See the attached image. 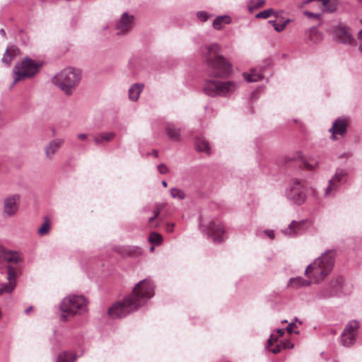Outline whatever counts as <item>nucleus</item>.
<instances>
[{
  "mask_svg": "<svg viewBox=\"0 0 362 362\" xmlns=\"http://www.w3.org/2000/svg\"><path fill=\"white\" fill-rule=\"evenodd\" d=\"M204 49L208 75L215 78L228 77L232 71L231 64L221 54L219 45L214 43L205 45Z\"/></svg>",
  "mask_w": 362,
  "mask_h": 362,
  "instance_id": "f257e3e1",
  "label": "nucleus"
},
{
  "mask_svg": "<svg viewBox=\"0 0 362 362\" xmlns=\"http://www.w3.org/2000/svg\"><path fill=\"white\" fill-rule=\"evenodd\" d=\"M336 255L335 250H327L306 267L305 274L315 284H320L333 270Z\"/></svg>",
  "mask_w": 362,
  "mask_h": 362,
  "instance_id": "f03ea898",
  "label": "nucleus"
},
{
  "mask_svg": "<svg viewBox=\"0 0 362 362\" xmlns=\"http://www.w3.org/2000/svg\"><path fill=\"white\" fill-rule=\"evenodd\" d=\"M81 79L80 69L67 67L56 74L52 78V82L66 95H71L79 84Z\"/></svg>",
  "mask_w": 362,
  "mask_h": 362,
  "instance_id": "7ed1b4c3",
  "label": "nucleus"
},
{
  "mask_svg": "<svg viewBox=\"0 0 362 362\" xmlns=\"http://www.w3.org/2000/svg\"><path fill=\"white\" fill-rule=\"evenodd\" d=\"M87 299L81 295H70L64 298L61 303V318L67 320L69 316L82 315L87 311Z\"/></svg>",
  "mask_w": 362,
  "mask_h": 362,
  "instance_id": "20e7f679",
  "label": "nucleus"
},
{
  "mask_svg": "<svg viewBox=\"0 0 362 362\" xmlns=\"http://www.w3.org/2000/svg\"><path fill=\"white\" fill-rule=\"evenodd\" d=\"M238 84L232 81H221L215 79L206 80L203 90L211 97H228L235 92Z\"/></svg>",
  "mask_w": 362,
  "mask_h": 362,
  "instance_id": "39448f33",
  "label": "nucleus"
},
{
  "mask_svg": "<svg viewBox=\"0 0 362 362\" xmlns=\"http://www.w3.org/2000/svg\"><path fill=\"white\" fill-rule=\"evenodd\" d=\"M42 65V62H37L28 57H25L21 62L18 63L13 67V81L11 88L21 80L33 78L38 73Z\"/></svg>",
  "mask_w": 362,
  "mask_h": 362,
  "instance_id": "423d86ee",
  "label": "nucleus"
},
{
  "mask_svg": "<svg viewBox=\"0 0 362 362\" xmlns=\"http://www.w3.org/2000/svg\"><path fill=\"white\" fill-rule=\"evenodd\" d=\"M154 289L153 282L149 279H146L135 285L129 297L132 298V302L138 309L154 296Z\"/></svg>",
  "mask_w": 362,
  "mask_h": 362,
  "instance_id": "0eeeda50",
  "label": "nucleus"
},
{
  "mask_svg": "<svg viewBox=\"0 0 362 362\" xmlns=\"http://www.w3.org/2000/svg\"><path fill=\"white\" fill-rule=\"evenodd\" d=\"M199 227L202 233L211 238L215 243H221L226 239V230L218 220H211L208 222L201 221Z\"/></svg>",
  "mask_w": 362,
  "mask_h": 362,
  "instance_id": "6e6552de",
  "label": "nucleus"
},
{
  "mask_svg": "<svg viewBox=\"0 0 362 362\" xmlns=\"http://www.w3.org/2000/svg\"><path fill=\"white\" fill-rule=\"evenodd\" d=\"M286 197L293 204L301 205L307 199L305 191V182L297 178L293 179L285 191Z\"/></svg>",
  "mask_w": 362,
  "mask_h": 362,
  "instance_id": "1a4fd4ad",
  "label": "nucleus"
},
{
  "mask_svg": "<svg viewBox=\"0 0 362 362\" xmlns=\"http://www.w3.org/2000/svg\"><path fill=\"white\" fill-rule=\"evenodd\" d=\"M347 175L348 172L346 169H337L334 175L328 181V185L325 189L323 197L325 199L334 197L340 187L346 182Z\"/></svg>",
  "mask_w": 362,
  "mask_h": 362,
  "instance_id": "9d476101",
  "label": "nucleus"
},
{
  "mask_svg": "<svg viewBox=\"0 0 362 362\" xmlns=\"http://www.w3.org/2000/svg\"><path fill=\"white\" fill-rule=\"evenodd\" d=\"M137 310L132 298L127 296L122 301H118L108 309V314L113 319L126 317Z\"/></svg>",
  "mask_w": 362,
  "mask_h": 362,
  "instance_id": "9b49d317",
  "label": "nucleus"
},
{
  "mask_svg": "<svg viewBox=\"0 0 362 362\" xmlns=\"http://www.w3.org/2000/svg\"><path fill=\"white\" fill-rule=\"evenodd\" d=\"M1 260L9 263L7 266L18 268L20 270L18 277L21 276L22 272L21 264L23 262V255L21 252L16 250H6L0 245V261Z\"/></svg>",
  "mask_w": 362,
  "mask_h": 362,
  "instance_id": "f8f14e48",
  "label": "nucleus"
},
{
  "mask_svg": "<svg viewBox=\"0 0 362 362\" xmlns=\"http://www.w3.org/2000/svg\"><path fill=\"white\" fill-rule=\"evenodd\" d=\"M335 297L349 296L353 292V285L341 276H334L329 282Z\"/></svg>",
  "mask_w": 362,
  "mask_h": 362,
  "instance_id": "ddd939ff",
  "label": "nucleus"
},
{
  "mask_svg": "<svg viewBox=\"0 0 362 362\" xmlns=\"http://www.w3.org/2000/svg\"><path fill=\"white\" fill-rule=\"evenodd\" d=\"M313 224L310 219H302L298 221H292L291 223L284 229L282 233L290 238H295L303 234Z\"/></svg>",
  "mask_w": 362,
  "mask_h": 362,
  "instance_id": "4468645a",
  "label": "nucleus"
},
{
  "mask_svg": "<svg viewBox=\"0 0 362 362\" xmlns=\"http://www.w3.org/2000/svg\"><path fill=\"white\" fill-rule=\"evenodd\" d=\"M358 328L359 322L357 320H353L346 324L341 334V342L344 346L348 347L354 344Z\"/></svg>",
  "mask_w": 362,
  "mask_h": 362,
  "instance_id": "2eb2a0df",
  "label": "nucleus"
},
{
  "mask_svg": "<svg viewBox=\"0 0 362 362\" xmlns=\"http://www.w3.org/2000/svg\"><path fill=\"white\" fill-rule=\"evenodd\" d=\"M6 279L8 283L1 284L0 285V296L5 293H11L15 289L17 285L18 274L20 270L18 268L6 266Z\"/></svg>",
  "mask_w": 362,
  "mask_h": 362,
  "instance_id": "dca6fc26",
  "label": "nucleus"
},
{
  "mask_svg": "<svg viewBox=\"0 0 362 362\" xmlns=\"http://www.w3.org/2000/svg\"><path fill=\"white\" fill-rule=\"evenodd\" d=\"M21 202V195L13 194L6 197L3 202V213L8 217L15 216L18 211Z\"/></svg>",
  "mask_w": 362,
  "mask_h": 362,
  "instance_id": "f3484780",
  "label": "nucleus"
},
{
  "mask_svg": "<svg viewBox=\"0 0 362 362\" xmlns=\"http://www.w3.org/2000/svg\"><path fill=\"white\" fill-rule=\"evenodd\" d=\"M134 16L127 12H124L120 16L119 20L115 24V29L118 35H124L130 31L134 24Z\"/></svg>",
  "mask_w": 362,
  "mask_h": 362,
  "instance_id": "a211bd4d",
  "label": "nucleus"
},
{
  "mask_svg": "<svg viewBox=\"0 0 362 362\" xmlns=\"http://www.w3.org/2000/svg\"><path fill=\"white\" fill-rule=\"evenodd\" d=\"M348 122L346 119L338 118L334 123L332 127L329 129V132L332 133L330 136L331 139L335 140L337 135L344 136L346 133V128Z\"/></svg>",
  "mask_w": 362,
  "mask_h": 362,
  "instance_id": "6ab92c4d",
  "label": "nucleus"
},
{
  "mask_svg": "<svg viewBox=\"0 0 362 362\" xmlns=\"http://www.w3.org/2000/svg\"><path fill=\"white\" fill-rule=\"evenodd\" d=\"M64 139L57 138L50 141L45 146V155L47 159H52L56 152L62 146Z\"/></svg>",
  "mask_w": 362,
  "mask_h": 362,
  "instance_id": "aec40b11",
  "label": "nucleus"
},
{
  "mask_svg": "<svg viewBox=\"0 0 362 362\" xmlns=\"http://www.w3.org/2000/svg\"><path fill=\"white\" fill-rule=\"evenodd\" d=\"M269 66V64L262 66L259 68L250 69V73H243V77L247 82H257L264 78L262 72Z\"/></svg>",
  "mask_w": 362,
  "mask_h": 362,
  "instance_id": "412c9836",
  "label": "nucleus"
},
{
  "mask_svg": "<svg viewBox=\"0 0 362 362\" xmlns=\"http://www.w3.org/2000/svg\"><path fill=\"white\" fill-rule=\"evenodd\" d=\"M336 40L344 44H350L353 40L351 33L345 27H339L334 30Z\"/></svg>",
  "mask_w": 362,
  "mask_h": 362,
  "instance_id": "4be33fe9",
  "label": "nucleus"
},
{
  "mask_svg": "<svg viewBox=\"0 0 362 362\" xmlns=\"http://www.w3.org/2000/svg\"><path fill=\"white\" fill-rule=\"evenodd\" d=\"M165 133L169 139L173 141H179L181 138V129L177 127L173 123H167L165 124Z\"/></svg>",
  "mask_w": 362,
  "mask_h": 362,
  "instance_id": "5701e85b",
  "label": "nucleus"
},
{
  "mask_svg": "<svg viewBox=\"0 0 362 362\" xmlns=\"http://www.w3.org/2000/svg\"><path fill=\"white\" fill-rule=\"evenodd\" d=\"M115 136V133L113 132H102L96 134L93 141L98 146H104L105 144L112 141Z\"/></svg>",
  "mask_w": 362,
  "mask_h": 362,
  "instance_id": "b1692460",
  "label": "nucleus"
},
{
  "mask_svg": "<svg viewBox=\"0 0 362 362\" xmlns=\"http://www.w3.org/2000/svg\"><path fill=\"white\" fill-rule=\"evenodd\" d=\"M231 23L232 18L230 16L227 14L218 16L212 23V27L216 30H221L226 25L230 24Z\"/></svg>",
  "mask_w": 362,
  "mask_h": 362,
  "instance_id": "393cba45",
  "label": "nucleus"
},
{
  "mask_svg": "<svg viewBox=\"0 0 362 362\" xmlns=\"http://www.w3.org/2000/svg\"><path fill=\"white\" fill-rule=\"evenodd\" d=\"M78 358L74 351H63L58 354L56 362H76Z\"/></svg>",
  "mask_w": 362,
  "mask_h": 362,
  "instance_id": "a878e982",
  "label": "nucleus"
},
{
  "mask_svg": "<svg viewBox=\"0 0 362 362\" xmlns=\"http://www.w3.org/2000/svg\"><path fill=\"white\" fill-rule=\"evenodd\" d=\"M305 37L311 43H318L322 39V35L319 32L317 27L313 26L308 29L305 32Z\"/></svg>",
  "mask_w": 362,
  "mask_h": 362,
  "instance_id": "bb28decb",
  "label": "nucleus"
},
{
  "mask_svg": "<svg viewBox=\"0 0 362 362\" xmlns=\"http://www.w3.org/2000/svg\"><path fill=\"white\" fill-rule=\"evenodd\" d=\"M311 281L306 280L301 276L291 278L288 283V287L297 289L301 287L310 286Z\"/></svg>",
  "mask_w": 362,
  "mask_h": 362,
  "instance_id": "cd10ccee",
  "label": "nucleus"
},
{
  "mask_svg": "<svg viewBox=\"0 0 362 362\" xmlns=\"http://www.w3.org/2000/svg\"><path fill=\"white\" fill-rule=\"evenodd\" d=\"M332 297L335 296L329 284L327 286L321 288L315 295V299L317 300H324Z\"/></svg>",
  "mask_w": 362,
  "mask_h": 362,
  "instance_id": "c85d7f7f",
  "label": "nucleus"
},
{
  "mask_svg": "<svg viewBox=\"0 0 362 362\" xmlns=\"http://www.w3.org/2000/svg\"><path fill=\"white\" fill-rule=\"evenodd\" d=\"M18 53L19 50L16 47L13 45L8 47L2 57V62L7 66H9L11 62L18 54Z\"/></svg>",
  "mask_w": 362,
  "mask_h": 362,
  "instance_id": "c756f323",
  "label": "nucleus"
},
{
  "mask_svg": "<svg viewBox=\"0 0 362 362\" xmlns=\"http://www.w3.org/2000/svg\"><path fill=\"white\" fill-rule=\"evenodd\" d=\"M18 53L19 50L16 47L13 45L8 47L2 57V62L7 66H9L11 62L18 54Z\"/></svg>",
  "mask_w": 362,
  "mask_h": 362,
  "instance_id": "7c9ffc66",
  "label": "nucleus"
},
{
  "mask_svg": "<svg viewBox=\"0 0 362 362\" xmlns=\"http://www.w3.org/2000/svg\"><path fill=\"white\" fill-rule=\"evenodd\" d=\"M144 88V84L134 83L129 89V98L132 101H137Z\"/></svg>",
  "mask_w": 362,
  "mask_h": 362,
  "instance_id": "2f4dec72",
  "label": "nucleus"
},
{
  "mask_svg": "<svg viewBox=\"0 0 362 362\" xmlns=\"http://www.w3.org/2000/svg\"><path fill=\"white\" fill-rule=\"evenodd\" d=\"M195 146L199 151H203L206 153H210V146L209 142L202 137H197L195 139Z\"/></svg>",
  "mask_w": 362,
  "mask_h": 362,
  "instance_id": "473e14b6",
  "label": "nucleus"
},
{
  "mask_svg": "<svg viewBox=\"0 0 362 362\" xmlns=\"http://www.w3.org/2000/svg\"><path fill=\"white\" fill-rule=\"evenodd\" d=\"M266 4V0H249L247 3V9L250 13L263 7Z\"/></svg>",
  "mask_w": 362,
  "mask_h": 362,
  "instance_id": "72a5a7b5",
  "label": "nucleus"
},
{
  "mask_svg": "<svg viewBox=\"0 0 362 362\" xmlns=\"http://www.w3.org/2000/svg\"><path fill=\"white\" fill-rule=\"evenodd\" d=\"M51 228L50 221L48 217L44 218V222L37 229V233L40 236H45L49 233Z\"/></svg>",
  "mask_w": 362,
  "mask_h": 362,
  "instance_id": "f704fd0d",
  "label": "nucleus"
},
{
  "mask_svg": "<svg viewBox=\"0 0 362 362\" xmlns=\"http://www.w3.org/2000/svg\"><path fill=\"white\" fill-rule=\"evenodd\" d=\"M213 16V14L209 13V12L202 10L199 11L196 13V18L197 21L200 23L206 22L210 18Z\"/></svg>",
  "mask_w": 362,
  "mask_h": 362,
  "instance_id": "c9c22d12",
  "label": "nucleus"
},
{
  "mask_svg": "<svg viewBox=\"0 0 362 362\" xmlns=\"http://www.w3.org/2000/svg\"><path fill=\"white\" fill-rule=\"evenodd\" d=\"M290 21L289 19H287L286 21H284L283 23H278L276 22V21H273V20H271V21H269V23L272 25V26L274 27V30L278 32V33H280L281 31H283L285 28L286 27L287 25V23Z\"/></svg>",
  "mask_w": 362,
  "mask_h": 362,
  "instance_id": "e433bc0d",
  "label": "nucleus"
},
{
  "mask_svg": "<svg viewBox=\"0 0 362 362\" xmlns=\"http://www.w3.org/2000/svg\"><path fill=\"white\" fill-rule=\"evenodd\" d=\"M148 241L155 245H159L163 241V238L160 234L156 232H152L149 235Z\"/></svg>",
  "mask_w": 362,
  "mask_h": 362,
  "instance_id": "4c0bfd02",
  "label": "nucleus"
},
{
  "mask_svg": "<svg viewBox=\"0 0 362 362\" xmlns=\"http://www.w3.org/2000/svg\"><path fill=\"white\" fill-rule=\"evenodd\" d=\"M170 195L174 199H184L185 197V192L178 188H172L170 189Z\"/></svg>",
  "mask_w": 362,
  "mask_h": 362,
  "instance_id": "58836bf2",
  "label": "nucleus"
},
{
  "mask_svg": "<svg viewBox=\"0 0 362 362\" xmlns=\"http://www.w3.org/2000/svg\"><path fill=\"white\" fill-rule=\"evenodd\" d=\"M274 13V10L272 8H269L267 10H264L262 11L259 12L255 15L256 18H262V19H267L272 16V15Z\"/></svg>",
  "mask_w": 362,
  "mask_h": 362,
  "instance_id": "ea45409f",
  "label": "nucleus"
},
{
  "mask_svg": "<svg viewBox=\"0 0 362 362\" xmlns=\"http://www.w3.org/2000/svg\"><path fill=\"white\" fill-rule=\"evenodd\" d=\"M160 208H158L154 211L153 216L149 218L148 223H149L150 227L157 228L159 226L158 222L156 223H155V224H153V222L154 220H156L158 217L159 214H160Z\"/></svg>",
  "mask_w": 362,
  "mask_h": 362,
  "instance_id": "a19ab883",
  "label": "nucleus"
},
{
  "mask_svg": "<svg viewBox=\"0 0 362 362\" xmlns=\"http://www.w3.org/2000/svg\"><path fill=\"white\" fill-rule=\"evenodd\" d=\"M318 164H319V162L318 161H315L313 162V163H309L308 161L307 160H304L303 161V165L304 167L308 170H315V168H317L318 166Z\"/></svg>",
  "mask_w": 362,
  "mask_h": 362,
  "instance_id": "79ce46f5",
  "label": "nucleus"
},
{
  "mask_svg": "<svg viewBox=\"0 0 362 362\" xmlns=\"http://www.w3.org/2000/svg\"><path fill=\"white\" fill-rule=\"evenodd\" d=\"M304 14L308 17V18H315V19H320L321 16H322V13H312L310 11H305L304 12Z\"/></svg>",
  "mask_w": 362,
  "mask_h": 362,
  "instance_id": "37998d69",
  "label": "nucleus"
},
{
  "mask_svg": "<svg viewBox=\"0 0 362 362\" xmlns=\"http://www.w3.org/2000/svg\"><path fill=\"white\" fill-rule=\"evenodd\" d=\"M158 170L160 174L164 175L168 173L169 169L165 164L161 163L158 165Z\"/></svg>",
  "mask_w": 362,
  "mask_h": 362,
  "instance_id": "c03bdc74",
  "label": "nucleus"
},
{
  "mask_svg": "<svg viewBox=\"0 0 362 362\" xmlns=\"http://www.w3.org/2000/svg\"><path fill=\"white\" fill-rule=\"evenodd\" d=\"M358 51L362 53V29L358 33Z\"/></svg>",
  "mask_w": 362,
  "mask_h": 362,
  "instance_id": "a18cd8bd",
  "label": "nucleus"
},
{
  "mask_svg": "<svg viewBox=\"0 0 362 362\" xmlns=\"http://www.w3.org/2000/svg\"><path fill=\"white\" fill-rule=\"evenodd\" d=\"M264 233L270 238L274 239L275 234L273 230H265Z\"/></svg>",
  "mask_w": 362,
  "mask_h": 362,
  "instance_id": "49530a36",
  "label": "nucleus"
},
{
  "mask_svg": "<svg viewBox=\"0 0 362 362\" xmlns=\"http://www.w3.org/2000/svg\"><path fill=\"white\" fill-rule=\"evenodd\" d=\"M301 153L300 152H297L296 153V155L293 157H288L286 159L288 160V161H291V160H296V159H299V158H301Z\"/></svg>",
  "mask_w": 362,
  "mask_h": 362,
  "instance_id": "de8ad7c7",
  "label": "nucleus"
},
{
  "mask_svg": "<svg viewBox=\"0 0 362 362\" xmlns=\"http://www.w3.org/2000/svg\"><path fill=\"white\" fill-rule=\"evenodd\" d=\"M281 350V346L280 344L276 345L274 348L272 349V352L273 354H278Z\"/></svg>",
  "mask_w": 362,
  "mask_h": 362,
  "instance_id": "09e8293b",
  "label": "nucleus"
},
{
  "mask_svg": "<svg viewBox=\"0 0 362 362\" xmlns=\"http://www.w3.org/2000/svg\"><path fill=\"white\" fill-rule=\"evenodd\" d=\"M174 223H168L166 224V231L172 233L173 231Z\"/></svg>",
  "mask_w": 362,
  "mask_h": 362,
  "instance_id": "8fccbe9b",
  "label": "nucleus"
},
{
  "mask_svg": "<svg viewBox=\"0 0 362 362\" xmlns=\"http://www.w3.org/2000/svg\"><path fill=\"white\" fill-rule=\"evenodd\" d=\"M6 123V118L2 112L0 111V127Z\"/></svg>",
  "mask_w": 362,
  "mask_h": 362,
  "instance_id": "3c124183",
  "label": "nucleus"
},
{
  "mask_svg": "<svg viewBox=\"0 0 362 362\" xmlns=\"http://www.w3.org/2000/svg\"><path fill=\"white\" fill-rule=\"evenodd\" d=\"M296 327V324L294 322H291L286 327V330L288 332H292L293 327Z\"/></svg>",
  "mask_w": 362,
  "mask_h": 362,
  "instance_id": "603ef678",
  "label": "nucleus"
},
{
  "mask_svg": "<svg viewBox=\"0 0 362 362\" xmlns=\"http://www.w3.org/2000/svg\"><path fill=\"white\" fill-rule=\"evenodd\" d=\"M273 341H276V338H274V335L271 334L270 337L267 340L268 346H271L273 343Z\"/></svg>",
  "mask_w": 362,
  "mask_h": 362,
  "instance_id": "864d4df0",
  "label": "nucleus"
},
{
  "mask_svg": "<svg viewBox=\"0 0 362 362\" xmlns=\"http://www.w3.org/2000/svg\"><path fill=\"white\" fill-rule=\"evenodd\" d=\"M77 137L81 140H85L87 139V135L86 134H79L77 135Z\"/></svg>",
  "mask_w": 362,
  "mask_h": 362,
  "instance_id": "5fc2aeb1",
  "label": "nucleus"
},
{
  "mask_svg": "<svg viewBox=\"0 0 362 362\" xmlns=\"http://www.w3.org/2000/svg\"><path fill=\"white\" fill-rule=\"evenodd\" d=\"M351 156V153H344L342 154H341L339 158H349Z\"/></svg>",
  "mask_w": 362,
  "mask_h": 362,
  "instance_id": "6e6d98bb",
  "label": "nucleus"
},
{
  "mask_svg": "<svg viewBox=\"0 0 362 362\" xmlns=\"http://www.w3.org/2000/svg\"><path fill=\"white\" fill-rule=\"evenodd\" d=\"M33 310V306H29L25 310V314H28L31 310Z\"/></svg>",
  "mask_w": 362,
  "mask_h": 362,
  "instance_id": "4d7b16f0",
  "label": "nucleus"
},
{
  "mask_svg": "<svg viewBox=\"0 0 362 362\" xmlns=\"http://www.w3.org/2000/svg\"><path fill=\"white\" fill-rule=\"evenodd\" d=\"M277 333L281 337V336H282L284 334V330L282 329H277Z\"/></svg>",
  "mask_w": 362,
  "mask_h": 362,
  "instance_id": "13d9d810",
  "label": "nucleus"
},
{
  "mask_svg": "<svg viewBox=\"0 0 362 362\" xmlns=\"http://www.w3.org/2000/svg\"><path fill=\"white\" fill-rule=\"evenodd\" d=\"M151 154L153 155L155 157L158 156V152L156 150H153Z\"/></svg>",
  "mask_w": 362,
  "mask_h": 362,
  "instance_id": "bf43d9fd",
  "label": "nucleus"
},
{
  "mask_svg": "<svg viewBox=\"0 0 362 362\" xmlns=\"http://www.w3.org/2000/svg\"><path fill=\"white\" fill-rule=\"evenodd\" d=\"M0 34L3 36H5L6 35V33H5V30L4 29H1L0 30Z\"/></svg>",
  "mask_w": 362,
  "mask_h": 362,
  "instance_id": "052dcab7",
  "label": "nucleus"
},
{
  "mask_svg": "<svg viewBox=\"0 0 362 362\" xmlns=\"http://www.w3.org/2000/svg\"><path fill=\"white\" fill-rule=\"evenodd\" d=\"M162 185L164 187H166L168 186V183L165 180H163L162 181Z\"/></svg>",
  "mask_w": 362,
  "mask_h": 362,
  "instance_id": "680f3d73",
  "label": "nucleus"
},
{
  "mask_svg": "<svg viewBox=\"0 0 362 362\" xmlns=\"http://www.w3.org/2000/svg\"><path fill=\"white\" fill-rule=\"evenodd\" d=\"M150 251L151 252H153L154 251V247L153 246L151 247Z\"/></svg>",
  "mask_w": 362,
  "mask_h": 362,
  "instance_id": "e2e57ef3",
  "label": "nucleus"
}]
</instances>
